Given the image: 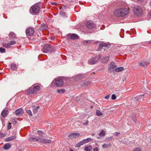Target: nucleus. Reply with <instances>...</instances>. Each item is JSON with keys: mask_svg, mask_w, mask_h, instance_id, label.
Returning a JSON list of instances; mask_svg holds the SVG:
<instances>
[{"mask_svg": "<svg viewBox=\"0 0 151 151\" xmlns=\"http://www.w3.org/2000/svg\"><path fill=\"white\" fill-rule=\"evenodd\" d=\"M145 96V97H147V96L145 95V94L144 95L143 94L141 95H140L138 96L137 98V101H141V99H142V98L143 97V96Z\"/></svg>", "mask_w": 151, "mask_h": 151, "instance_id": "nucleus-34", "label": "nucleus"}, {"mask_svg": "<svg viewBox=\"0 0 151 151\" xmlns=\"http://www.w3.org/2000/svg\"><path fill=\"white\" fill-rule=\"evenodd\" d=\"M138 1L140 2H142L144 1V0H137Z\"/></svg>", "mask_w": 151, "mask_h": 151, "instance_id": "nucleus-58", "label": "nucleus"}, {"mask_svg": "<svg viewBox=\"0 0 151 151\" xmlns=\"http://www.w3.org/2000/svg\"><path fill=\"white\" fill-rule=\"evenodd\" d=\"M27 112L29 116L32 115V114L31 111L30 110H27Z\"/></svg>", "mask_w": 151, "mask_h": 151, "instance_id": "nucleus-42", "label": "nucleus"}, {"mask_svg": "<svg viewBox=\"0 0 151 151\" xmlns=\"http://www.w3.org/2000/svg\"><path fill=\"white\" fill-rule=\"evenodd\" d=\"M109 56H106L103 58L101 60V62L104 63L106 62L109 59Z\"/></svg>", "mask_w": 151, "mask_h": 151, "instance_id": "nucleus-24", "label": "nucleus"}, {"mask_svg": "<svg viewBox=\"0 0 151 151\" xmlns=\"http://www.w3.org/2000/svg\"><path fill=\"white\" fill-rule=\"evenodd\" d=\"M107 46L108 45L106 43H102L100 44L99 45V47L98 49V51H100L101 49L103 47H105L106 48H107Z\"/></svg>", "mask_w": 151, "mask_h": 151, "instance_id": "nucleus-16", "label": "nucleus"}, {"mask_svg": "<svg viewBox=\"0 0 151 151\" xmlns=\"http://www.w3.org/2000/svg\"><path fill=\"white\" fill-rule=\"evenodd\" d=\"M47 26L44 24H42L41 25L40 27L41 29H43L45 30L47 29Z\"/></svg>", "mask_w": 151, "mask_h": 151, "instance_id": "nucleus-28", "label": "nucleus"}, {"mask_svg": "<svg viewBox=\"0 0 151 151\" xmlns=\"http://www.w3.org/2000/svg\"><path fill=\"white\" fill-rule=\"evenodd\" d=\"M52 4L53 5H56L57 4L56 2H53L52 3Z\"/></svg>", "mask_w": 151, "mask_h": 151, "instance_id": "nucleus-57", "label": "nucleus"}, {"mask_svg": "<svg viewBox=\"0 0 151 151\" xmlns=\"http://www.w3.org/2000/svg\"><path fill=\"white\" fill-rule=\"evenodd\" d=\"M64 6L65 7H65H66V6Z\"/></svg>", "mask_w": 151, "mask_h": 151, "instance_id": "nucleus-61", "label": "nucleus"}, {"mask_svg": "<svg viewBox=\"0 0 151 151\" xmlns=\"http://www.w3.org/2000/svg\"><path fill=\"white\" fill-rule=\"evenodd\" d=\"M84 76L83 74H80L78 75L77 76L75 77V78L77 81L79 79H82L84 78Z\"/></svg>", "mask_w": 151, "mask_h": 151, "instance_id": "nucleus-22", "label": "nucleus"}, {"mask_svg": "<svg viewBox=\"0 0 151 151\" xmlns=\"http://www.w3.org/2000/svg\"><path fill=\"white\" fill-rule=\"evenodd\" d=\"M90 83V82H87L86 81H84L81 84V85L82 86H84L88 85Z\"/></svg>", "mask_w": 151, "mask_h": 151, "instance_id": "nucleus-25", "label": "nucleus"}, {"mask_svg": "<svg viewBox=\"0 0 151 151\" xmlns=\"http://www.w3.org/2000/svg\"><path fill=\"white\" fill-rule=\"evenodd\" d=\"M112 138H113L112 137H109L107 138V140H108L109 141H110L112 140Z\"/></svg>", "mask_w": 151, "mask_h": 151, "instance_id": "nucleus-49", "label": "nucleus"}, {"mask_svg": "<svg viewBox=\"0 0 151 151\" xmlns=\"http://www.w3.org/2000/svg\"><path fill=\"white\" fill-rule=\"evenodd\" d=\"M80 134L77 133H73L70 134L68 135V137L71 139H72L74 138L79 137L80 136Z\"/></svg>", "mask_w": 151, "mask_h": 151, "instance_id": "nucleus-14", "label": "nucleus"}, {"mask_svg": "<svg viewBox=\"0 0 151 151\" xmlns=\"http://www.w3.org/2000/svg\"><path fill=\"white\" fill-rule=\"evenodd\" d=\"M57 91L59 93H63L65 92V89H63L60 90H58Z\"/></svg>", "mask_w": 151, "mask_h": 151, "instance_id": "nucleus-37", "label": "nucleus"}, {"mask_svg": "<svg viewBox=\"0 0 151 151\" xmlns=\"http://www.w3.org/2000/svg\"><path fill=\"white\" fill-rule=\"evenodd\" d=\"M124 70V68L123 67H118L115 69V70L116 72H119L122 71Z\"/></svg>", "mask_w": 151, "mask_h": 151, "instance_id": "nucleus-30", "label": "nucleus"}, {"mask_svg": "<svg viewBox=\"0 0 151 151\" xmlns=\"http://www.w3.org/2000/svg\"><path fill=\"white\" fill-rule=\"evenodd\" d=\"M120 134V133L118 132H115L114 133V135L116 136H117L118 135Z\"/></svg>", "mask_w": 151, "mask_h": 151, "instance_id": "nucleus-46", "label": "nucleus"}, {"mask_svg": "<svg viewBox=\"0 0 151 151\" xmlns=\"http://www.w3.org/2000/svg\"><path fill=\"white\" fill-rule=\"evenodd\" d=\"M17 65L15 64L12 63L11 64V69L13 70H15L17 69Z\"/></svg>", "mask_w": 151, "mask_h": 151, "instance_id": "nucleus-29", "label": "nucleus"}, {"mask_svg": "<svg viewBox=\"0 0 151 151\" xmlns=\"http://www.w3.org/2000/svg\"><path fill=\"white\" fill-rule=\"evenodd\" d=\"M11 145L9 143H6L4 145L3 148L4 150H7L11 148Z\"/></svg>", "mask_w": 151, "mask_h": 151, "instance_id": "nucleus-20", "label": "nucleus"}, {"mask_svg": "<svg viewBox=\"0 0 151 151\" xmlns=\"http://www.w3.org/2000/svg\"><path fill=\"white\" fill-rule=\"evenodd\" d=\"M6 135L5 133H0V138H1L4 137Z\"/></svg>", "mask_w": 151, "mask_h": 151, "instance_id": "nucleus-43", "label": "nucleus"}, {"mask_svg": "<svg viewBox=\"0 0 151 151\" xmlns=\"http://www.w3.org/2000/svg\"><path fill=\"white\" fill-rule=\"evenodd\" d=\"M16 137L15 136H11L5 139L6 141L8 142L14 140L15 139Z\"/></svg>", "mask_w": 151, "mask_h": 151, "instance_id": "nucleus-18", "label": "nucleus"}, {"mask_svg": "<svg viewBox=\"0 0 151 151\" xmlns=\"http://www.w3.org/2000/svg\"><path fill=\"white\" fill-rule=\"evenodd\" d=\"M94 134H92V135H94Z\"/></svg>", "mask_w": 151, "mask_h": 151, "instance_id": "nucleus-62", "label": "nucleus"}, {"mask_svg": "<svg viewBox=\"0 0 151 151\" xmlns=\"http://www.w3.org/2000/svg\"><path fill=\"white\" fill-rule=\"evenodd\" d=\"M84 121L85 122L82 123V124L84 126L87 125L89 122L88 120H85Z\"/></svg>", "mask_w": 151, "mask_h": 151, "instance_id": "nucleus-39", "label": "nucleus"}, {"mask_svg": "<svg viewBox=\"0 0 151 151\" xmlns=\"http://www.w3.org/2000/svg\"><path fill=\"white\" fill-rule=\"evenodd\" d=\"M88 42L90 43L91 42V41L90 40H85L84 41V42H86V43H88Z\"/></svg>", "mask_w": 151, "mask_h": 151, "instance_id": "nucleus-54", "label": "nucleus"}, {"mask_svg": "<svg viewBox=\"0 0 151 151\" xmlns=\"http://www.w3.org/2000/svg\"><path fill=\"white\" fill-rule=\"evenodd\" d=\"M111 99L113 100H115L116 99V96L115 94H113L111 96Z\"/></svg>", "mask_w": 151, "mask_h": 151, "instance_id": "nucleus-44", "label": "nucleus"}, {"mask_svg": "<svg viewBox=\"0 0 151 151\" xmlns=\"http://www.w3.org/2000/svg\"><path fill=\"white\" fill-rule=\"evenodd\" d=\"M40 7L37 5L32 6L30 9V13L32 14L36 15L40 11Z\"/></svg>", "mask_w": 151, "mask_h": 151, "instance_id": "nucleus-3", "label": "nucleus"}, {"mask_svg": "<svg viewBox=\"0 0 151 151\" xmlns=\"http://www.w3.org/2000/svg\"><path fill=\"white\" fill-rule=\"evenodd\" d=\"M91 138H88L86 139H84L83 140V143L84 144L86 143H88V142H89V141H91Z\"/></svg>", "mask_w": 151, "mask_h": 151, "instance_id": "nucleus-35", "label": "nucleus"}, {"mask_svg": "<svg viewBox=\"0 0 151 151\" xmlns=\"http://www.w3.org/2000/svg\"><path fill=\"white\" fill-rule=\"evenodd\" d=\"M37 134L39 135L38 137H42L44 135V132L41 130L37 131Z\"/></svg>", "mask_w": 151, "mask_h": 151, "instance_id": "nucleus-26", "label": "nucleus"}, {"mask_svg": "<svg viewBox=\"0 0 151 151\" xmlns=\"http://www.w3.org/2000/svg\"><path fill=\"white\" fill-rule=\"evenodd\" d=\"M96 115L98 116H100L103 115V113L99 110L96 111Z\"/></svg>", "mask_w": 151, "mask_h": 151, "instance_id": "nucleus-33", "label": "nucleus"}, {"mask_svg": "<svg viewBox=\"0 0 151 151\" xmlns=\"http://www.w3.org/2000/svg\"><path fill=\"white\" fill-rule=\"evenodd\" d=\"M106 49V48H102V50H103V51L102 50V51H103V52L104 53V52L105 51V50Z\"/></svg>", "mask_w": 151, "mask_h": 151, "instance_id": "nucleus-55", "label": "nucleus"}, {"mask_svg": "<svg viewBox=\"0 0 151 151\" xmlns=\"http://www.w3.org/2000/svg\"><path fill=\"white\" fill-rule=\"evenodd\" d=\"M110 97V95H107L105 97V98L106 99H108Z\"/></svg>", "mask_w": 151, "mask_h": 151, "instance_id": "nucleus-52", "label": "nucleus"}, {"mask_svg": "<svg viewBox=\"0 0 151 151\" xmlns=\"http://www.w3.org/2000/svg\"><path fill=\"white\" fill-rule=\"evenodd\" d=\"M150 6H151V2H150Z\"/></svg>", "mask_w": 151, "mask_h": 151, "instance_id": "nucleus-60", "label": "nucleus"}, {"mask_svg": "<svg viewBox=\"0 0 151 151\" xmlns=\"http://www.w3.org/2000/svg\"><path fill=\"white\" fill-rule=\"evenodd\" d=\"M101 56V54H99V55H98V58H97V59H99L100 58Z\"/></svg>", "mask_w": 151, "mask_h": 151, "instance_id": "nucleus-56", "label": "nucleus"}, {"mask_svg": "<svg viewBox=\"0 0 151 151\" xmlns=\"http://www.w3.org/2000/svg\"><path fill=\"white\" fill-rule=\"evenodd\" d=\"M52 83H54L56 87H60L63 85L64 81L62 79L57 78L55 79L52 81Z\"/></svg>", "mask_w": 151, "mask_h": 151, "instance_id": "nucleus-4", "label": "nucleus"}, {"mask_svg": "<svg viewBox=\"0 0 151 151\" xmlns=\"http://www.w3.org/2000/svg\"><path fill=\"white\" fill-rule=\"evenodd\" d=\"M86 26L88 29H92L95 27L96 25L93 22V21H90L87 22Z\"/></svg>", "mask_w": 151, "mask_h": 151, "instance_id": "nucleus-8", "label": "nucleus"}, {"mask_svg": "<svg viewBox=\"0 0 151 151\" xmlns=\"http://www.w3.org/2000/svg\"><path fill=\"white\" fill-rule=\"evenodd\" d=\"M40 89V86L38 84H35L27 90L26 94L31 95H34L39 92Z\"/></svg>", "mask_w": 151, "mask_h": 151, "instance_id": "nucleus-1", "label": "nucleus"}, {"mask_svg": "<svg viewBox=\"0 0 151 151\" xmlns=\"http://www.w3.org/2000/svg\"><path fill=\"white\" fill-rule=\"evenodd\" d=\"M92 149V146L91 145L86 146L84 148V150L85 151H91Z\"/></svg>", "mask_w": 151, "mask_h": 151, "instance_id": "nucleus-23", "label": "nucleus"}, {"mask_svg": "<svg viewBox=\"0 0 151 151\" xmlns=\"http://www.w3.org/2000/svg\"><path fill=\"white\" fill-rule=\"evenodd\" d=\"M8 111L7 110L4 109L2 111L1 114L3 117H5L8 114Z\"/></svg>", "mask_w": 151, "mask_h": 151, "instance_id": "nucleus-17", "label": "nucleus"}, {"mask_svg": "<svg viewBox=\"0 0 151 151\" xmlns=\"http://www.w3.org/2000/svg\"><path fill=\"white\" fill-rule=\"evenodd\" d=\"M60 14L62 16H63L65 15V13L64 12H62L60 13Z\"/></svg>", "mask_w": 151, "mask_h": 151, "instance_id": "nucleus-50", "label": "nucleus"}, {"mask_svg": "<svg viewBox=\"0 0 151 151\" xmlns=\"http://www.w3.org/2000/svg\"><path fill=\"white\" fill-rule=\"evenodd\" d=\"M9 35L11 38L13 39L15 38L16 37V35L13 32L10 33Z\"/></svg>", "mask_w": 151, "mask_h": 151, "instance_id": "nucleus-27", "label": "nucleus"}, {"mask_svg": "<svg viewBox=\"0 0 151 151\" xmlns=\"http://www.w3.org/2000/svg\"><path fill=\"white\" fill-rule=\"evenodd\" d=\"M24 111L22 108H19L17 109L15 112L16 115L20 116L22 115Z\"/></svg>", "mask_w": 151, "mask_h": 151, "instance_id": "nucleus-15", "label": "nucleus"}, {"mask_svg": "<svg viewBox=\"0 0 151 151\" xmlns=\"http://www.w3.org/2000/svg\"><path fill=\"white\" fill-rule=\"evenodd\" d=\"M3 46L7 48H9L11 47V46L10 45V44H9L7 43H4L2 44Z\"/></svg>", "mask_w": 151, "mask_h": 151, "instance_id": "nucleus-36", "label": "nucleus"}, {"mask_svg": "<svg viewBox=\"0 0 151 151\" xmlns=\"http://www.w3.org/2000/svg\"><path fill=\"white\" fill-rule=\"evenodd\" d=\"M111 144L110 143H109V144H104L102 145L103 147L104 148H107L111 146Z\"/></svg>", "mask_w": 151, "mask_h": 151, "instance_id": "nucleus-32", "label": "nucleus"}, {"mask_svg": "<svg viewBox=\"0 0 151 151\" xmlns=\"http://www.w3.org/2000/svg\"><path fill=\"white\" fill-rule=\"evenodd\" d=\"M133 11L134 13L137 15H140L142 13V9L139 6L134 7Z\"/></svg>", "mask_w": 151, "mask_h": 151, "instance_id": "nucleus-5", "label": "nucleus"}, {"mask_svg": "<svg viewBox=\"0 0 151 151\" xmlns=\"http://www.w3.org/2000/svg\"><path fill=\"white\" fill-rule=\"evenodd\" d=\"M6 51V50L5 48H2V47H0V52L1 53H4Z\"/></svg>", "mask_w": 151, "mask_h": 151, "instance_id": "nucleus-38", "label": "nucleus"}, {"mask_svg": "<svg viewBox=\"0 0 151 151\" xmlns=\"http://www.w3.org/2000/svg\"><path fill=\"white\" fill-rule=\"evenodd\" d=\"M116 67V65L114 62H111L108 68V70L110 72L114 68Z\"/></svg>", "mask_w": 151, "mask_h": 151, "instance_id": "nucleus-13", "label": "nucleus"}, {"mask_svg": "<svg viewBox=\"0 0 151 151\" xmlns=\"http://www.w3.org/2000/svg\"><path fill=\"white\" fill-rule=\"evenodd\" d=\"M149 63V62H148L147 61H142L139 62L138 63V64L139 66H142L145 67L147 66Z\"/></svg>", "mask_w": 151, "mask_h": 151, "instance_id": "nucleus-12", "label": "nucleus"}, {"mask_svg": "<svg viewBox=\"0 0 151 151\" xmlns=\"http://www.w3.org/2000/svg\"><path fill=\"white\" fill-rule=\"evenodd\" d=\"M98 60L97 57H94L90 58L88 61V63L90 65L95 64Z\"/></svg>", "mask_w": 151, "mask_h": 151, "instance_id": "nucleus-9", "label": "nucleus"}, {"mask_svg": "<svg viewBox=\"0 0 151 151\" xmlns=\"http://www.w3.org/2000/svg\"><path fill=\"white\" fill-rule=\"evenodd\" d=\"M84 144V143H83V141L82 140V141L79 142L78 144H77L75 146H76V147H79L80 146H81Z\"/></svg>", "mask_w": 151, "mask_h": 151, "instance_id": "nucleus-31", "label": "nucleus"}, {"mask_svg": "<svg viewBox=\"0 0 151 151\" xmlns=\"http://www.w3.org/2000/svg\"><path fill=\"white\" fill-rule=\"evenodd\" d=\"M132 151H141L140 147H138L135 148Z\"/></svg>", "mask_w": 151, "mask_h": 151, "instance_id": "nucleus-41", "label": "nucleus"}, {"mask_svg": "<svg viewBox=\"0 0 151 151\" xmlns=\"http://www.w3.org/2000/svg\"><path fill=\"white\" fill-rule=\"evenodd\" d=\"M40 107L39 106H37L36 107H35V106H33L32 107L33 109V113L34 114H35L37 113L39 109H40Z\"/></svg>", "mask_w": 151, "mask_h": 151, "instance_id": "nucleus-21", "label": "nucleus"}, {"mask_svg": "<svg viewBox=\"0 0 151 151\" xmlns=\"http://www.w3.org/2000/svg\"><path fill=\"white\" fill-rule=\"evenodd\" d=\"M26 35L28 36H32L34 33V30L31 27L28 28L26 31Z\"/></svg>", "mask_w": 151, "mask_h": 151, "instance_id": "nucleus-6", "label": "nucleus"}, {"mask_svg": "<svg viewBox=\"0 0 151 151\" xmlns=\"http://www.w3.org/2000/svg\"><path fill=\"white\" fill-rule=\"evenodd\" d=\"M29 139L30 141L34 142H39L38 137L37 136L36 137H30Z\"/></svg>", "mask_w": 151, "mask_h": 151, "instance_id": "nucleus-19", "label": "nucleus"}, {"mask_svg": "<svg viewBox=\"0 0 151 151\" xmlns=\"http://www.w3.org/2000/svg\"><path fill=\"white\" fill-rule=\"evenodd\" d=\"M99 149L98 147H96L93 149V151H98Z\"/></svg>", "mask_w": 151, "mask_h": 151, "instance_id": "nucleus-53", "label": "nucleus"}, {"mask_svg": "<svg viewBox=\"0 0 151 151\" xmlns=\"http://www.w3.org/2000/svg\"><path fill=\"white\" fill-rule=\"evenodd\" d=\"M39 142L41 143H50L52 142V141L50 140H48L45 139L42 137H38Z\"/></svg>", "mask_w": 151, "mask_h": 151, "instance_id": "nucleus-7", "label": "nucleus"}, {"mask_svg": "<svg viewBox=\"0 0 151 151\" xmlns=\"http://www.w3.org/2000/svg\"><path fill=\"white\" fill-rule=\"evenodd\" d=\"M105 135V132L104 131H102L99 134V135L100 136H103Z\"/></svg>", "mask_w": 151, "mask_h": 151, "instance_id": "nucleus-40", "label": "nucleus"}, {"mask_svg": "<svg viewBox=\"0 0 151 151\" xmlns=\"http://www.w3.org/2000/svg\"><path fill=\"white\" fill-rule=\"evenodd\" d=\"M78 36L75 34H70L66 35V37L68 39H70L73 40H75L78 38Z\"/></svg>", "mask_w": 151, "mask_h": 151, "instance_id": "nucleus-10", "label": "nucleus"}, {"mask_svg": "<svg viewBox=\"0 0 151 151\" xmlns=\"http://www.w3.org/2000/svg\"><path fill=\"white\" fill-rule=\"evenodd\" d=\"M50 50V45L47 44L45 45L43 47V51L45 53H47Z\"/></svg>", "mask_w": 151, "mask_h": 151, "instance_id": "nucleus-11", "label": "nucleus"}, {"mask_svg": "<svg viewBox=\"0 0 151 151\" xmlns=\"http://www.w3.org/2000/svg\"><path fill=\"white\" fill-rule=\"evenodd\" d=\"M135 123L136 124H138V126L139 128L141 127V125H142V124L141 123H137L136 122H135Z\"/></svg>", "mask_w": 151, "mask_h": 151, "instance_id": "nucleus-51", "label": "nucleus"}, {"mask_svg": "<svg viewBox=\"0 0 151 151\" xmlns=\"http://www.w3.org/2000/svg\"><path fill=\"white\" fill-rule=\"evenodd\" d=\"M16 43V42L15 41H12L10 42V45H13L14 44Z\"/></svg>", "mask_w": 151, "mask_h": 151, "instance_id": "nucleus-48", "label": "nucleus"}, {"mask_svg": "<svg viewBox=\"0 0 151 151\" xmlns=\"http://www.w3.org/2000/svg\"><path fill=\"white\" fill-rule=\"evenodd\" d=\"M149 43L150 44H151V41H150L149 42Z\"/></svg>", "mask_w": 151, "mask_h": 151, "instance_id": "nucleus-59", "label": "nucleus"}, {"mask_svg": "<svg viewBox=\"0 0 151 151\" xmlns=\"http://www.w3.org/2000/svg\"><path fill=\"white\" fill-rule=\"evenodd\" d=\"M132 117L133 120L134 121L135 119L136 116L135 114L132 115Z\"/></svg>", "mask_w": 151, "mask_h": 151, "instance_id": "nucleus-47", "label": "nucleus"}, {"mask_svg": "<svg viewBox=\"0 0 151 151\" xmlns=\"http://www.w3.org/2000/svg\"><path fill=\"white\" fill-rule=\"evenodd\" d=\"M11 127H12V126H11V123H10L9 122V123L8 125L7 126L8 129H10L11 128Z\"/></svg>", "mask_w": 151, "mask_h": 151, "instance_id": "nucleus-45", "label": "nucleus"}, {"mask_svg": "<svg viewBox=\"0 0 151 151\" xmlns=\"http://www.w3.org/2000/svg\"><path fill=\"white\" fill-rule=\"evenodd\" d=\"M128 13V10L127 8L117 9L114 12V14L117 17L124 16Z\"/></svg>", "mask_w": 151, "mask_h": 151, "instance_id": "nucleus-2", "label": "nucleus"}]
</instances>
